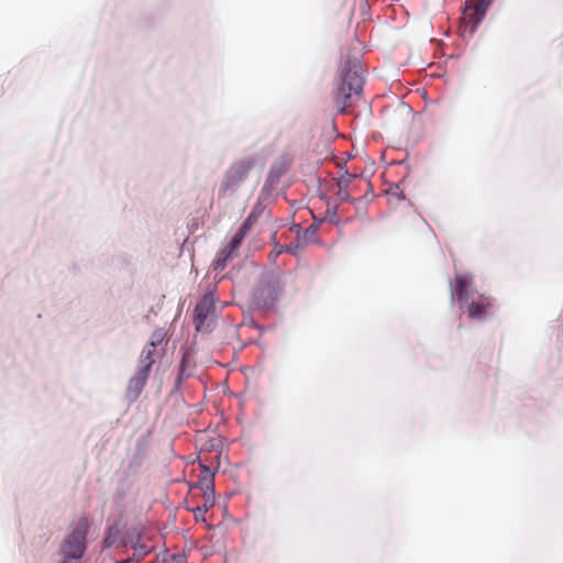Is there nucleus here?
<instances>
[{"instance_id":"obj_22","label":"nucleus","mask_w":563,"mask_h":563,"mask_svg":"<svg viewBox=\"0 0 563 563\" xmlns=\"http://www.w3.org/2000/svg\"><path fill=\"white\" fill-rule=\"evenodd\" d=\"M298 247H299V246L297 245V246H296V249H295V250H292V249H291V247H289V246H284V252H290V253L296 254V252H297V249H298Z\"/></svg>"},{"instance_id":"obj_10","label":"nucleus","mask_w":563,"mask_h":563,"mask_svg":"<svg viewBox=\"0 0 563 563\" xmlns=\"http://www.w3.org/2000/svg\"><path fill=\"white\" fill-rule=\"evenodd\" d=\"M148 376V373L137 369L135 375L129 382V390H132L135 396H139L144 388Z\"/></svg>"},{"instance_id":"obj_25","label":"nucleus","mask_w":563,"mask_h":563,"mask_svg":"<svg viewBox=\"0 0 563 563\" xmlns=\"http://www.w3.org/2000/svg\"><path fill=\"white\" fill-rule=\"evenodd\" d=\"M289 205H290V209L292 210L295 208V202L290 201Z\"/></svg>"},{"instance_id":"obj_27","label":"nucleus","mask_w":563,"mask_h":563,"mask_svg":"<svg viewBox=\"0 0 563 563\" xmlns=\"http://www.w3.org/2000/svg\"><path fill=\"white\" fill-rule=\"evenodd\" d=\"M288 223L286 222V219L284 218V227H287Z\"/></svg>"},{"instance_id":"obj_19","label":"nucleus","mask_w":563,"mask_h":563,"mask_svg":"<svg viewBox=\"0 0 563 563\" xmlns=\"http://www.w3.org/2000/svg\"><path fill=\"white\" fill-rule=\"evenodd\" d=\"M164 336H165V334H164L163 330H156L153 332L148 344H153V347L156 350L157 344L162 343V341L164 340Z\"/></svg>"},{"instance_id":"obj_15","label":"nucleus","mask_w":563,"mask_h":563,"mask_svg":"<svg viewBox=\"0 0 563 563\" xmlns=\"http://www.w3.org/2000/svg\"><path fill=\"white\" fill-rule=\"evenodd\" d=\"M244 236H245L244 234H242L241 232H238L234 235V238L230 241V243L225 246L228 249V251H230V253L236 255V251L241 246Z\"/></svg>"},{"instance_id":"obj_17","label":"nucleus","mask_w":563,"mask_h":563,"mask_svg":"<svg viewBox=\"0 0 563 563\" xmlns=\"http://www.w3.org/2000/svg\"><path fill=\"white\" fill-rule=\"evenodd\" d=\"M291 231H296L297 239L299 242L306 243L309 239V235H311L313 232H309V229L305 230V232L300 233V224L295 223V221H291Z\"/></svg>"},{"instance_id":"obj_13","label":"nucleus","mask_w":563,"mask_h":563,"mask_svg":"<svg viewBox=\"0 0 563 563\" xmlns=\"http://www.w3.org/2000/svg\"><path fill=\"white\" fill-rule=\"evenodd\" d=\"M244 236H245L244 234H242L241 232H238L234 235V238L230 241V243L225 246L228 249V251H230V253L236 255V251L241 246Z\"/></svg>"},{"instance_id":"obj_8","label":"nucleus","mask_w":563,"mask_h":563,"mask_svg":"<svg viewBox=\"0 0 563 563\" xmlns=\"http://www.w3.org/2000/svg\"><path fill=\"white\" fill-rule=\"evenodd\" d=\"M357 178V175L351 174L349 172H344L340 177L335 180V186L338 188L335 195L339 201H349L351 200L349 187L353 179Z\"/></svg>"},{"instance_id":"obj_12","label":"nucleus","mask_w":563,"mask_h":563,"mask_svg":"<svg viewBox=\"0 0 563 563\" xmlns=\"http://www.w3.org/2000/svg\"><path fill=\"white\" fill-rule=\"evenodd\" d=\"M244 236H245L244 234H242L241 232H238L234 235V238L230 241V243L225 246L228 249V251H230V253L236 255V251L241 246Z\"/></svg>"},{"instance_id":"obj_24","label":"nucleus","mask_w":563,"mask_h":563,"mask_svg":"<svg viewBox=\"0 0 563 563\" xmlns=\"http://www.w3.org/2000/svg\"><path fill=\"white\" fill-rule=\"evenodd\" d=\"M212 487H213V484H212V482H211V481L206 482V488H207V489H211V492H213V488H212Z\"/></svg>"},{"instance_id":"obj_14","label":"nucleus","mask_w":563,"mask_h":563,"mask_svg":"<svg viewBox=\"0 0 563 563\" xmlns=\"http://www.w3.org/2000/svg\"><path fill=\"white\" fill-rule=\"evenodd\" d=\"M244 236H245L244 234H242L241 232H238L234 235V238L230 241V243L225 246L228 249V251H230V253L236 255V251L241 246Z\"/></svg>"},{"instance_id":"obj_1","label":"nucleus","mask_w":563,"mask_h":563,"mask_svg":"<svg viewBox=\"0 0 563 563\" xmlns=\"http://www.w3.org/2000/svg\"><path fill=\"white\" fill-rule=\"evenodd\" d=\"M451 298L456 300L460 306H467V316L472 320H484L494 306L492 297L476 294L471 274L455 275L451 287Z\"/></svg>"},{"instance_id":"obj_16","label":"nucleus","mask_w":563,"mask_h":563,"mask_svg":"<svg viewBox=\"0 0 563 563\" xmlns=\"http://www.w3.org/2000/svg\"><path fill=\"white\" fill-rule=\"evenodd\" d=\"M244 236H245L244 234H242L241 232H238L234 235V238L230 241V243L225 246L228 249V251H230V253L236 255V251L241 246Z\"/></svg>"},{"instance_id":"obj_18","label":"nucleus","mask_w":563,"mask_h":563,"mask_svg":"<svg viewBox=\"0 0 563 563\" xmlns=\"http://www.w3.org/2000/svg\"><path fill=\"white\" fill-rule=\"evenodd\" d=\"M257 218L254 214H250L241 225L239 232L246 234V232L255 224Z\"/></svg>"},{"instance_id":"obj_20","label":"nucleus","mask_w":563,"mask_h":563,"mask_svg":"<svg viewBox=\"0 0 563 563\" xmlns=\"http://www.w3.org/2000/svg\"><path fill=\"white\" fill-rule=\"evenodd\" d=\"M212 506H213V500H210V497L208 496V497L206 498V503L203 504V506H202V507H198V508L195 510V512H196V517L198 516V514H205V512H207V511H208V509H209L210 507H212Z\"/></svg>"},{"instance_id":"obj_26","label":"nucleus","mask_w":563,"mask_h":563,"mask_svg":"<svg viewBox=\"0 0 563 563\" xmlns=\"http://www.w3.org/2000/svg\"><path fill=\"white\" fill-rule=\"evenodd\" d=\"M299 209L294 210L292 218L296 217V213Z\"/></svg>"},{"instance_id":"obj_6","label":"nucleus","mask_w":563,"mask_h":563,"mask_svg":"<svg viewBox=\"0 0 563 563\" xmlns=\"http://www.w3.org/2000/svg\"><path fill=\"white\" fill-rule=\"evenodd\" d=\"M214 309L216 297L212 292H208L195 308V325L197 331L209 330V318L213 316Z\"/></svg>"},{"instance_id":"obj_7","label":"nucleus","mask_w":563,"mask_h":563,"mask_svg":"<svg viewBox=\"0 0 563 563\" xmlns=\"http://www.w3.org/2000/svg\"><path fill=\"white\" fill-rule=\"evenodd\" d=\"M486 12V3H478L476 0H470L466 3L462 20L470 32H474L477 29Z\"/></svg>"},{"instance_id":"obj_3","label":"nucleus","mask_w":563,"mask_h":563,"mask_svg":"<svg viewBox=\"0 0 563 563\" xmlns=\"http://www.w3.org/2000/svg\"><path fill=\"white\" fill-rule=\"evenodd\" d=\"M253 167L254 161L251 158L234 162L223 176L219 194L221 196L234 194L247 179Z\"/></svg>"},{"instance_id":"obj_4","label":"nucleus","mask_w":563,"mask_h":563,"mask_svg":"<svg viewBox=\"0 0 563 563\" xmlns=\"http://www.w3.org/2000/svg\"><path fill=\"white\" fill-rule=\"evenodd\" d=\"M88 529V521L81 518L76 523L70 536L66 539L63 547L65 558L80 559L86 549V534Z\"/></svg>"},{"instance_id":"obj_5","label":"nucleus","mask_w":563,"mask_h":563,"mask_svg":"<svg viewBox=\"0 0 563 563\" xmlns=\"http://www.w3.org/2000/svg\"><path fill=\"white\" fill-rule=\"evenodd\" d=\"M279 280L278 277H265L257 286L254 297L257 305L264 308H272L278 300Z\"/></svg>"},{"instance_id":"obj_9","label":"nucleus","mask_w":563,"mask_h":563,"mask_svg":"<svg viewBox=\"0 0 563 563\" xmlns=\"http://www.w3.org/2000/svg\"><path fill=\"white\" fill-rule=\"evenodd\" d=\"M155 361L156 350L153 347V344H147L141 352L137 369H141L150 374Z\"/></svg>"},{"instance_id":"obj_2","label":"nucleus","mask_w":563,"mask_h":563,"mask_svg":"<svg viewBox=\"0 0 563 563\" xmlns=\"http://www.w3.org/2000/svg\"><path fill=\"white\" fill-rule=\"evenodd\" d=\"M341 85L333 91L334 107L343 113L350 106L352 97L358 96L363 88L362 66L357 57L347 58L342 66Z\"/></svg>"},{"instance_id":"obj_11","label":"nucleus","mask_w":563,"mask_h":563,"mask_svg":"<svg viewBox=\"0 0 563 563\" xmlns=\"http://www.w3.org/2000/svg\"><path fill=\"white\" fill-rule=\"evenodd\" d=\"M235 257V254L230 253L227 247H223L217 255V258L213 263L214 269H224L228 262Z\"/></svg>"},{"instance_id":"obj_21","label":"nucleus","mask_w":563,"mask_h":563,"mask_svg":"<svg viewBox=\"0 0 563 563\" xmlns=\"http://www.w3.org/2000/svg\"><path fill=\"white\" fill-rule=\"evenodd\" d=\"M278 245H275V250L271 253V257L275 261V258L282 253L280 250H277Z\"/></svg>"},{"instance_id":"obj_23","label":"nucleus","mask_w":563,"mask_h":563,"mask_svg":"<svg viewBox=\"0 0 563 563\" xmlns=\"http://www.w3.org/2000/svg\"><path fill=\"white\" fill-rule=\"evenodd\" d=\"M478 3H486V10L488 9V7L492 4V1L493 0H476Z\"/></svg>"}]
</instances>
